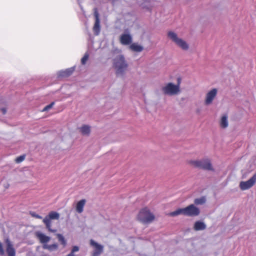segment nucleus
Masks as SVG:
<instances>
[{
    "label": "nucleus",
    "mask_w": 256,
    "mask_h": 256,
    "mask_svg": "<svg viewBox=\"0 0 256 256\" xmlns=\"http://www.w3.org/2000/svg\"><path fill=\"white\" fill-rule=\"evenodd\" d=\"M200 213L199 208L194 204H191L184 208H178L174 212H170L168 215L170 216H176L180 214L188 216H198Z\"/></svg>",
    "instance_id": "nucleus-1"
},
{
    "label": "nucleus",
    "mask_w": 256,
    "mask_h": 256,
    "mask_svg": "<svg viewBox=\"0 0 256 256\" xmlns=\"http://www.w3.org/2000/svg\"><path fill=\"white\" fill-rule=\"evenodd\" d=\"M136 218L142 224H148L152 222L154 220L155 216L150 212L148 208L145 207L140 210Z\"/></svg>",
    "instance_id": "nucleus-2"
},
{
    "label": "nucleus",
    "mask_w": 256,
    "mask_h": 256,
    "mask_svg": "<svg viewBox=\"0 0 256 256\" xmlns=\"http://www.w3.org/2000/svg\"><path fill=\"white\" fill-rule=\"evenodd\" d=\"M113 66L116 74H123L127 70L128 64L122 55H118L114 59Z\"/></svg>",
    "instance_id": "nucleus-3"
},
{
    "label": "nucleus",
    "mask_w": 256,
    "mask_h": 256,
    "mask_svg": "<svg viewBox=\"0 0 256 256\" xmlns=\"http://www.w3.org/2000/svg\"><path fill=\"white\" fill-rule=\"evenodd\" d=\"M188 164L194 168L204 170L214 171L211 161L208 158H204L200 160H191Z\"/></svg>",
    "instance_id": "nucleus-4"
},
{
    "label": "nucleus",
    "mask_w": 256,
    "mask_h": 256,
    "mask_svg": "<svg viewBox=\"0 0 256 256\" xmlns=\"http://www.w3.org/2000/svg\"><path fill=\"white\" fill-rule=\"evenodd\" d=\"M60 218V214L54 211H52L49 212L48 214L46 216L43 220L42 222L44 224L46 228L49 232H56V229H52V220H58Z\"/></svg>",
    "instance_id": "nucleus-5"
},
{
    "label": "nucleus",
    "mask_w": 256,
    "mask_h": 256,
    "mask_svg": "<svg viewBox=\"0 0 256 256\" xmlns=\"http://www.w3.org/2000/svg\"><path fill=\"white\" fill-rule=\"evenodd\" d=\"M168 37L174 42L178 46L184 50H187L188 48V45L182 39L178 38L175 32L170 31L168 33Z\"/></svg>",
    "instance_id": "nucleus-6"
},
{
    "label": "nucleus",
    "mask_w": 256,
    "mask_h": 256,
    "mask_svg": "<svg viewBox=\"0 0 256 256\" xmlns=\"http://www.w3.org/2000/svg\"><path fill=\"white\" fill-rule=\"evenodd\" d=\"M162 91L165 94L173 96L178 94L180 90L178 88V86H176L172 82H169L162 87Z\"/></svg>",
    "instance_id": "nucleus-7"
},
{
    "label": "nucleus",
    "mask_w": 256,
    "mask_h": 256,
    "mask_svg": "<svg viewBox=\"0 0 256 256\" xmlns=\"http://www.w3.org/2000/svg\"><path fill=\"white\" fill-rule=\"evenodd\" d=\"M90 244L94 249L91 254L92 256H99L102 253L104 246L102 245L98 244L92 239L90 240Z\"/></svg>",
    "instance_id": "nucleus-8"
},
{
    "label": "nucleus",
    "mask_w": 256,
    "mask_h": 256,
    "mask_svg": "<svg viewBox=\"0 0 256 256\" xmlns=\"http://www.w3.org/2000/svg\"><path fill=\"white\" fill-rule=\"evenodd\" d=\"M256 182V172L246 182H241L240 184V188L242 190H248L252 188L255 184Z\"/></svg>",
    "instance_id": "nucleus-9"
},
{
    "label": "nucleus",
    "mask_w": 256,
    "mask_h": 256,
    "mask_svg": "<svg viewBox=\"0 0 256 256\" xmlns=\"http://www.w3.org/2000/svg\"><path fill=\"white\" fill-rule=\"evenodd\" d=\"M217 90L214 88L206 94L204 102L206 105H209L212 103L213 100L217 94Z\"/></svg>",
    "instance_id": "nucleus-10"
},
{
    "label": "nucleus",
    "mask_w": 256,
    "mask_h": 256,
    "mask_svg": "<svg viewBox=\"0 0 256 256\" xmlns=\"http://www.w3.org/2000/svg\"><path fill=\"white\" fill-rule=\"evenodd\" d=\"M94 16L95 18V22L93 30L96 35H98L100 32V20L99 19V14L96 8L94 12Z\"/></svg>",
    "instance_id": "nucleus-11"
},
{
    "label": "nucleus",
    "mask_w": 256,
    "mask_h": 256,
    "mask_svg": "<svg viewBox=\"0 0 256 256\" xmlns=\"http://www.w3.org/2000/svg\"><path fill=\"white\" fill-rule=\"evenodd\" d=\"M35 235L40 242L44 244H46L50 240V237L45 235L40 232H36Z\"/></svg>",
    "instance_id": "nucleus-12"
},
{
    "label": "nucleus",
    "mask_w": 256,
    "mask_h": 256,
    "mask_svg": "<svg viewBox=\"0 0 256 256\" xmlns=\"http://www.w3.org/2000/svg\"><path fill=\"white\" fill-rule=\"evenodd\" d=\"M132 38L130 34H122L120 37V42L122 44L128 45L131 44Z\"/></svg>",
    "instance_id": "nucleus-13"
},
{
    "label": "nucleus",
    "mask_w": 256,
    "mask_h": 256,
    "mask_svg": "<svg viewBox=\"0 0 256 256\" xmlns=\"http://www.w3.org/2000/svg\"><path fill=\"white\" fill-rule=\"evenodd\" d=\"M6 251L8 256H16V250L13 245L8 239L6 240Z\"/></svg>",
    "instance_id": "nucleus-14"
},
{
    "label": "nucleus",
    "mask_w": 256,
    "mask_h": 256,
    "mask_svg": "<svg viewBox=\"0 0 256 256\" xmlns=\"http://www.w3.org/2000/svg\"><path fill=\"white\" fill-rule=\"evenodd\" d=\"M86 203V200L85 199H82L78 201L76 206V212L79 214L82 213Z\"/></svg>",
    "instance_id": "nucleus-15"
},
{
    "label": "nucleus",
    "mask_w": 256,
    "mask_h": 256,
    "mask_svg": "<svg viewBox=\"0 0 256 256\" xmlns=\"http://www.w3.org/2000/svg\"><path fill=\"white\" fill-rule=\"evenodd\" d=\"M206 224L202 222L197 221L194 223V228L195 230L198 231L206 229Z\"/></svg>",
    "instance_id": "nucleus-16"
},
{
    "label": "nucleus",
    "mask_w": 256,
    "mask_h": 256,
    "mask_svg": "<svg viewBox=\"0 0 256 256\" xmlns=\"http://www.w3.org/2000/svg\"><path fill=\"white\" fill-rule=\"evenodd\" d=\"M43 248L50 252H52L58 250V244H44Z\"/></svg>",
    "instance_id": "nucleus-17"
},
{
    "label": "nucleus",
    "mask_w": 256,
    "mask_h": 256,
    "mask_svg": "<svg viewBox=\"0 0 256 256\" xmlns=\"http://www.w3.org/2000/svg\"><path fill=\"white\" fill-rule=\"evenodd\" d=\"M221 128H225L228 126V116L226 114L222 116L220 121Z\"/></svg>",
    "instance_id": "nucleus-18"
},
{
    "label": "nucleus",
    "mask_w": 256,
    "mask_h": 256,
    "mask_svg": "<svg viewBox=\"0 0 256 256\" xmlns=\"http://www.w3.org/2000/svg\"><path fill=\"white\" fill-rule=\"evenodd\" d=\"M130 48L134 52H142L144 48L142 46L138 45L136 43H133L130 46Z\"/></svg>",
    "instance_id": "nucleus-19"
},
{
    "label": "nucleus",
    "mask_w": 256,
    "mask_h": 256,
    "mask_svg": "<svg viewBox=\"0 0 256 256\" xmlns=\"http://www.w3.org/2000/svg\"><path fill=\"white\" fill-rule=\"evenodd\" d=\"M80 131L84 135H88L90 133V127L86 125H84L80 128Z\"/></svg>",
    "instance_id": "nucleus-20"
},
{
    "label": "nucleus",
    "mask_w": 256,
    "mask_h": 256,
    "mask_svg": "<svg viewBox=\"0 0 256 256\" xmlns=\"http://www.w3.org/2000/svg\"><path fill=\"white\" fill-rule=\"evenodd\" d=\"M56 237L60 243L64 247L66 244V241L62 234H56Z\"/></svg>",
    "instance_id": "nucleus-21"
},
{
    "label": "nucleus",
    "mask_w": 256,
    "mask_h": 256,
    "mask_svg": "<svg viewBox=\"0 0 256 256\" xmlns=\"http://www.w3.org/2000/svg\"><path fill=\"white\" fill-rule=\"evenodd\" d=\"M206 202V199L204 197H202L194 200V203L196 205L202 204Z\"/></svg>",
    "instance_id": "nucleus-22"
},
{
    "label": "nucleus",
    "mask_w": 256,
    "mask_h": 256,
    "mask_svg": "<svg viewBox=\"0 0 256 256\" xmlns=\"http://www.w3.org/2000/svg\"><path fill=\"white\" fill-rule=\"evenodd\" d=\"M89 58V54L88 52L86 53L84 56L81 59V63L82 64L84 65Z\"/></svg>",
    "instance_id": "nucleus-23"
},
{
    "label": "nucleus",
    "mask_w": 256,
    "mask_h": 256,
    "mask_svg": "<svg viewBox=\"0 0 256 256\" xmlns=\"http://www.w3.org/2000/svg\"><path fill=\"white\" fill-rule=\"evenodd\" d=\"M72 71L70 70H67L61 72V76H68L72 73Z\"/></svg>",
    "instance_id": "nucleus-24"
},
{
    "label": "nucleus",
    "mask_w": 256,
    "mask_h": 256,
    "mask_svg": "<svg viewBox=\"0 0 256 256\" xmlns=\"http://www.w3.org/2000/svg\"><path fill=\"white\" fill-rule=\"evenodd\" d=\"M24 159L25 155L20 156L16 158L15 162L16 163L18 164L22 162Z\"/></svg>",
    "instance_id": "nucleus-25"
},
{
    "label": "nucleus",
    "mask_w": 256,
    "mask_h": 256,
    "mask_svg": "<svg viewBox=\"0 0 256 256\" xmlns=\"http://www.w3.org/2000/svg\"><path fill=\"white\" fill-rule=\"evenodd\" d=\"M54 102H51L50 104H48V106H46L44 108V109H43V110H42V112H45V111H47V110H50V108H51L54 105Z\"/></svg>",
    "instance_id": "nucleus-26"
},
{
    "label": "nucleus",
    "mask_w": 256,
    "mask_h": 256,
    "mask_svg": "<svg viewBox=\"0 0 256 256\" xmlns=\"http://www.w3.org/2000/svg\"><path fill=\"white\" fill-rule=\"evenodd\" d=\"M30 214H31V216L32 217L35 218H38V219H42V216H40V215H39L38 214H36L35 212H32Z\"/></svg>",
    "instance_id": "nucleus-27"
},
{
    "label": "nucleus",
    "mask_w": 256,
    "mask_h": 256,
    "mask_svg": "<svg viewBox=\"0 0 256 256\" xmlns=\"http://www.w3.org/2000/svg\"><path fill=\"white\" fill-rule=\"evenodd\" d=\"M4 254L2 244L0 242V255L2 256Z\"/></svg>",
    "instance_id": "nucleus-28"
},
{
    "label": "nucleus",
    "mask_w": 256,
    "mask_h": 256,
    "mask_svg": "<svg viewBox=\"0 0 256 256\" xmlns=\"http://www.w3.org/2000/svg\"><path fill=\"white\" fill-rule=\"evenodd\" d=\"M78 250H79V248L78 246H73V248L72 250V252H74V253L75 252H78Z\"/></svg>",
    "instance_id": "nucleus-29"
},
{
    "label": "nucleus",
    "mask_w": 256,
    "mask_h": 256,
    "mask_svg": "<svg viewBox=\"0 0 256 256\" xmlns=\"http://www.w3.org/2000/svg\"><path fill=\"white\" fill-rule=\"evenodd\" d=\"M180 83H181V78H178L177 79V84L176 86H178L179 88H180Z\"/></svg>",
    "instance_id": "nucleus-30"
},
{
    "label": "nucleus",
    "mask_w": 256,
    "mask_h": 256,
    "mask_svg": "<svg viewBox=\"0 0 256 256\" xmlns=\"http://www.w3.org/2000/svg\"><path fill=\"white\" fill-rule=\"evenodd\" d=\"M2 114H4L6 112V108H2L0 109Z\"/></svg>",
    "instance_id": "nucleus-31"
},
{
    "label": "nucleus",
    "mask_w": 256,
    "mask_h": 256,
    "mask_svg": "<svg viewBox=\"0 0 256 256\" xmlns=\"http://www.w3.org/2000/svg\"><path fill=\"white\" fill-rule=\"evenodd\" d=\"M67 256H74V252H72L71 251V252L68 254Z\"/></svg>",
    "instance_id": "nucleus-32"
}]
</instances>
